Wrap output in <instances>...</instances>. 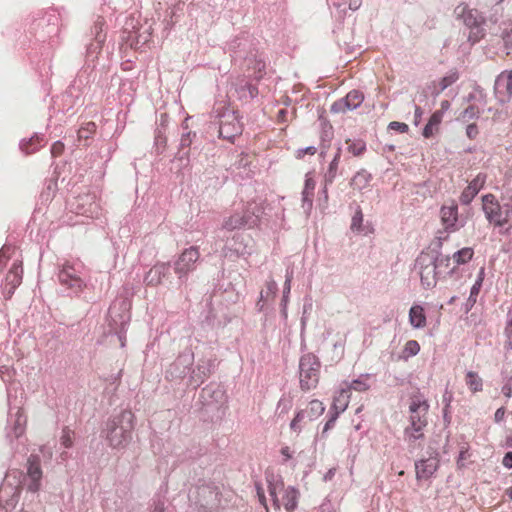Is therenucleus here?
I'll list each match as a JSON object with an SVG mask.
<instances>
[{"label": "nucleus", "mask_w": 512, "mask_h": 512, "mask_svg": "<svg viewBox=\"0 0 512 512\" xmlns=\"http://www.w3.org/2000/svg\"><path fill=\"white\" fill-rule=\"evenodd\" d=\"M361 0H330V5L339 11V14L346 12V7L356 11L361 6Z\"/></svg>", "instance_id": "36"}, {"label": "nucleus", "mask_w": 512, "mask_h": 512, "mask_svg": "<svg viewBox=\"0 0 512 512\" xmlns=\"http://www.w3.org/2000/svg\"><path fill=\"white\" fill-rule=\"evenodd\" d=\"M228 51L233 61H243L247 70H253V76L260 80L265 72V61L253 47L252 40L247 34H243L231 40Z\"/></svg>", "instance_id": "2"}, {"label": "nucleus", "mask_w": 512, "mask_h": 512, "mask_svg": "<svg viewBox=\"0 0 512 512\" xmlns=\"http://www.w3.org/2000/svg\"><path fill=\"white\" fill-rule=\"evenodd\" d=\"M502 465L507 469H512V451L507 452L503 459H502Z\"/></svg>", "instance_id": "60"}, {"label": "nucleus", "mask_w": 512, "mask_h": 512, "mask_svg": "<svg viewBox=\"0 0 512 512\" xmlns=\"http://www.w3.org/2000/svg\"><path fill=\"white\" fill-rule=\"evenodd\" d=\"M256 489H257V496L259 498V502L267 509L266 497L264 494V490L259 485H256Z\"/></svg>", "instance_id": "62"}, {"label": "nucleus", "mask_w": 512, "mask_h": 512, "mask_svg": "<svg viewBox=\"0 0 512 512\" xmlns=\"http://www.w3.org/2000/svg\"><path fill=\"white\" fill-rule=\"evenodd\" d=\"M250 164L249 156L248 154L241 153L239 156V159L234 163V166L237 169L246 168Z\"/></svg>", "instance_id": "56"}, {"label": "nucleus", "mask_w": 512, "mask_h": 512, "mask_svg": "<svg viewBox=\"0 0 512 512\" xmlns=\"http://www.w3.org/2000/svg\"><path fill=\"white\" fill-rule=\"evenodd\" d=\"M429 404L421 394L411 397L409 412L410 425L405 428L404 435L408 442H414L423 437L422 430L427 425Z\"/></svg>", "instance_id": "4"}, {"label": "nucleus", "mask_w": 512, "mask_h": 512, "mask_svg": "<svg viewBox=\"0 0 512 512\" xmlns=\"http://www.w3.org/2000/svg\"><path fill=\"white\" fill-rule=\"evenodd\" d=\"M502 38L506 46L512 45V33L506 29L502 33Z\"/></svg>", "instance_id": "64"}, {"label": "nucleus", "mask_w": 512, "mask_h": 512, "mask_svg": "<svg viewBox=\"0 0 512 512\" xmlns=\"http://www.w3.org/2000/svg\"><path fill=\"white\" fill-rule=\"evenodd\" d=\"M39 453L43 456L45 459H51L52 458V450L50 447L43 446L39 449Z\"/></svg>", "instance_id": "63"}, {"label": "nucleus", "mask_w": 512, "mask_h": 512, "mask_svg": "<svg viewBox=\"0 0 512 512\" xmlns=\"http://www.w3.org/2000/svg\"><path fill=\"white\" fill-rule=\"evenodd\" d=\"M442 120L443 116H441V112H434L423 129V136L425 138H431L436 132H438L439 125Z\"/></svg>", "instance_id": "32"}, {"label": "nucleus", "mask_w": 512, "mask_h": 512, "mask_svg": "<svg viewBox=\"0 0 512 512\" xmlns=\"http://www.w3.org/2000/svg\"><path fill=\"white\" fill-rule=\"evenodd\" d=\"M439 461L436 457L419 460L415 463L417 480L429 479L438 469Z\"/></svg>", "instance_id": "22"}, {"label": "nucleus", "mask_w": 512, "mask_h": 512, "mask_svg": "<svg viewBox=\"0 0 512 512\" xmlns=\"http://www.w3.org/2000/svg\"><path fill=\"white\" fill-rule=\"evenodd\" d=\"M372 176L366 170L357 172L351 180V186L355 189L362 190L368 186Z\"/></svg>", "instance_id": "37"}, {"label": "nucleus", "mask_w": 512, "mask_h": 512, "mask_svg": "<svg viewBox=\"0 0 512 512\" xmlns=\"http://www.w3.org/2000/svg\"><path fill=\"white\" fill-rule=\"evenodd\" d=\"M58 281L68 295H78L86 287L83 279V265L80 262H65L59 269Z\"/></svg>", "instance_id": "6"}, {"label": "nucleus", "mask_w": 512, "mask_h": 512, "mask_svg": "<svg viewBox=\"0 0 512 512\" xmlns=\"http://www.w3.org/2000/svg\"><path fill=\"white\" fill-rule=\"evenodd\" d=\"M60 443L65 448H70L72 446V444H73L72 432L68 428L63 429L62 435L60 438Z\"/></svg>", "instance_id": "52"}, {"label": "nucleus", "mask_w": 512, "mask_h": 512, "mask_svg": "<svg viewBox=\"0 0 512 512\" xmlns=\"http://www.w3.org/2000/svg\"><path fill=\"white\" fill-rule=\"evenodd\" d=\"M319 359L312 353L304 354L299 361L300 387L304 391L315 388L319 381Z\"/></svg>", "instance_id": "10"}, {"label": "nucleus", "mask_w": 512, "mask_h": 512, "mask_svg": "<svg viewBox=\"0 0 512 512\" xmlns=\"http://www.w3.org/2000/svg\"><path fill=\"white\" fill-rule=\"evenodd\" d=\"M324 411L325 407L321 401L317 399L310 401L308 406L305 409L298 411L291 421V430L299 433L302 430L303 425L317 419Z\"/></svg>", "instance_id": "14"}, {"label": "nucleus", "mask_w": 512, "mask_h": 512, "mask_svg": "<svg viewBox=\"0 0 512 512\" xmlns=\"http://www.w3.org/2000/svg\"><path fill=\"white\" fill-rule=\"evenodd\" d=\"M245 227L244 226V220L241 214L235 213L234 215L230 216L228 219H226L223 223V228L227 230H234Z\"/></svg>", "instance_id": "44"}, {"label": "nucleus", "mask_w": 512, "mask_h": 512, "mask_svg": "<svg viewBox=\"0 0 512 512\" xmlns=\"http://www.w3.org/2000/svg\"><path fill=\"white\" fill-rule=\"evenodd\" d=\"M223 397V391L219 388L213 389L210 386H207L203 388L201 392V398L206 402L209 403L212 400L220 401V399Z\"/></svg>", "instance_id": "43"}, {"label": "nucleus", "mask_w": 512, "mask_h": 512, "mask_svg": "<svg viewBox=\"0 0 512 512\" xmlns=\"http://www.w3.org/2000/svg\"><path fill=\"white\" fill-rule=\"evenodd\" d=\"M409 322L415 328H422L426 325V316L421 306L415 305L410 308Z\"/></svg>", "instance_id": "31"}, {"label": "nucleus", "mask_w": 512, "mask_h": 512, "mask_svg": "<svg viewBox=\"0 0 512 512\" xmlns=\"http://www.w3.org/2000/svg\"><path fill=\"white\" fill-rule=\"evenodd\" d=\"M440 215L447 232H455L463 226L458 218V207L456 204L443 206L440 210Z\"/></svg>", "instance_id": "20"}, {"label": "nucleus", "mask_w": 512, "mask_h": 512, "mask_svg": "<svg viewBox=\"0 0 512 512\" xmlns=\"http://www.w3.org/2000/svg\"><path fill=\"white\" fill-rule=\"evenodd\" d=\"M313 195L314 193L305 191L302 192V207L306 213H308L312 209Z\"/></svg>", "instance_id": "53"}, {"label": "nucleus", "mask_w": 512, "mask_h": 512, "mask_svg": "<svg viewBox=\"0 0 512 512\" xmlns=\"http://www.w3.org/2000/svg\"><path fill=\"white\" fill-rule=\"evenodd\" d=\"M433 253L422 252L415 261V267L420 276L421 285L424 289H432L436 286L441 276L437 264L435 263Z\"/></svg>", "instance_id": "11"}, {"label": "nucleus", "mask_w": 512, "mask_h": 512, "mask_svg": "<svg viewBox=\"0 0 512 512\" xmlns=\"http://www.w3.org/2000/svg\"><path fill=\"white\" fill-rule=\"evenodd\" d=\"M348 151L352 153L354 156L362 155L366 150V144L362 140L351 141L347 140Z\"/></svg>", "instance_id": "46"}, {"label": "nucleus", "mask_w": 512, "mask_h": 512, "mask_svg": "<svg viewBox=\"0 0 512 512\" xmlns=\"http://www.w3.org/2000/svg\"><path fill=\"white\" fill-rule=\"evenodd\" d=\"M196 136L195 133L187 132L183 133L180 139L179 150L182 151L192 144L193 138Z\"/></svg>", "instance_id": "51"}, {"label": "nucleus", "mask_w": 512, "mask_h": 512, "mask_svg": "<svg viewBox=\"0 0 512 512\" xmlns=\"http://www.w3.org/2000/svg\"><path fill=\"white\" fill-rule=\"evenodd\" d=\"M291 407H292L291 400L288 398L282 397L278 401L276 413H278L279 415L285 414L291 409Z\"/></svg>", "instance_id": "50"}, {"label": "nucleus", "mask_w": 512, "mask_h": 512, "mask_svg": "<svg viewBox=\"0 0 512 512\" xmlns=\"http://www.w3.org/2000/svg\"><path fill=\"white\" fill-rule=\"evenodd\" d=\"M133 428V413L128 410H123L118 415L108 419L104 433L111 447L120 448L130 442Z\"/></svg>", "instance_id": "3"}, {"label": "nucleus", "mask_w": 512, "mask_h": 512, "mask_svg": "<svg viewBox=\"0 0 512 512\" xmlns=\"http://www.w3.org/2000/svg\"><path fill=\"white\" fill-rule=\"evenodd\" d=\"M194 363V354L186 349L167 367L165 378L168 381L180 383L191 373Z\"/></svg>", "instance_id": "12"}, {"label": "nucleus", "mask_w": 512, "mask_h": 512, "mask_svg": "<svg viewBox=\"0 0 512 512\" xmlns=\"http://www.w3.org/2000/svg\"><path fill=\"white\" fill-rule=\"evenodd\" d=\"M96 36L95 40L90 43L87 47V56L94 59L102 48V43L105 40V36L101 34L102 25L97 23L95 25Z\"/></svg>", "instance_id": "30"}, {"label": "nucleus", "mask_w": 512, "mask_h": 512, "mask_svg": "<svg viewBox=\"0 0 512 512\" xmlns=\"http://www.w3.org/2000/svg\"><path fill=\"white\" fill-rule=\"evenodd\" d=\"M349 399V389H346L345 387L341 388L340 391L334 396L330 410L337 412L338 414L344 412L348 407Z\"/></svg>", "instance_id": "27"}, {"label": "nucleus", "mask_w": 512, "mask_h": 512, "mask_svg": "<svg viewBox=\"0 0 512 512\" xmlns=\"http://www.w3.org/2000/svg\"><path fill=\"white\" fill-rule=\"evenodd\" d=\"M480 116V109L476 105H469L458 116L457 120L466 123L471 120L478 119Z\"/></svg>", "instance_id": "41"}, {"label": "nucleus", "mask_w": 512, "mask_h": 512, "mask_svg": "<svg viewBox=\"0 0 512 512\" xmlns=\"http://www.w3.org/2000/svg\"><path fill=\"white\" fill-rule=\"evenodd\" d=\"M370 376L368 374L361 375L359 378L353 380L349 385H346V389H349V393L351 390H355L358 392L366 391L370 388L368 383Z\"/></svg>", "instance_id": "40"}, {"label": "nucleus", "mask_w": 512, "mask_h": 512, "mask_svg": "<svg viewBox=\"0 0 512 512\" xmlns=\"http://www.w3.org/2000/svg\"><path fill=\"white\" fill-rule=\"evenodd\" d=\"M278 291V285L276 281L270 276L265 282V288L260 292V298L256 304L259 311H263L265 308V302L268 299H274Z\"/></svg>", "instance_id": "26"}, {"label": "nucleus", "mask_w": 512, "mask_h": 512, "mask_svg": "<svg viewBox=\"0 0 512 512\" xmlns=\"http://www.w3.org/2000/svg\"><path fill=\"white\" fill-rule=\"evenodd\" d=\"M42 140L43 139L37 134L28 140L23 139L20 142V149L27 155L32 154L39 150V148L42 146Z\"/></svg>", "instance_id": "35"}, {"label": "nucleus", "mask_w": 512, "mask_h": 512, "mask_svg": "<svg viewBox=\"0 0 512 512\" xmlns=\"http://www.w3.org/2000/svg\"><path fill=\"white\" fill-rule=\"evenodd\" d=\"M40 454H31L27 460V474L24 476L16 470L9 471L0 487V512L12 511L18 502L20 487L26 486L28 491L35 493L40 488L42 470Z\"/></svg>", "instance_id": "1"}, {"label": "nucleus", "mask_w": 512, "mask_h": 512, "mask_svg": "<svg viewBox=\"0 0 512 512\" xmlns=\"http://www.w3.org/2000/svg\"><path fill=\"white\" fill-rule=\"evenodd\" d=\"M91 197L86 195L79 197L76 201V213L87 215L89 217H93L94 213L97 210V204L89 203L88 207L86 208V204L90 201Z\"/></svg>", "instance_id": "33"}, {"label": "nucleus", "mask_w": 512, "mask_h": 512, "mask_svg": "<svg viewBox=\"0 0 512 512\" xmlns=\"http://www.w3.org/2000/svg\"><path fill=\"white\" fill-rule=\"evenodd\" d=\"M339 415L340 414H338L337 412H334L332 410L329 411V419L327 420V422L325 423V425L323 427L322 435H324L325 433H327L330 429H332L334 427Z\"/></svg>", "instance_id": "54"}, {"label": "nucleus", "mask_w": 512, "mask_h": 512, "mask_svg": "<svg viewBox=\"0 0 512 512\" xmlns=\"http://www.w3.org/2000/svg\"><path fill=\"white\" fill-rule=\"evenodd\" d=\"M242 125L239 116L235 111H225L220 115L219 136L225 140L233 142L234 139L241 135Z\"/></svg>", "instance_id": "15"}, {"label": "nucleus", "mask_w": 512, "mask_h": 512, "mask_svg": "<svg viewBox=\"0 0 512 512\" xmlns=\"http://www.w3.org/2000/svg\"><path fill=\"white\" fill-rule=\"evenodd\" d=\"M494 92L497 100L504 104L512 98V70L503 71L495 80Z\"/></svg>", "instance_id": "17"}, {"label": "nucleus", "mask_w": 512, "mask_h": 512, "mask_svg": "<svg viewBox=\"0 0 512 512\" xmlns=\"http://www.w3.org/2000/svg\"><path fill=\"white\" fill-rule=\"evenodd\" d=\"M8 402L9 418L8 425L6 428V437L10 441L12 449L18 451L19 445H22V447L24 448L22 438L25 432L26 417L21 411L20 407L17 404L12 403L10 391H8Z\"/></svg>", "instance_id": "8"}, {"label": "nucleus", "mask_w": 512, "mask_h": 512, "mask_svg": "<svg viewBox=\"0 0 512 512\" xmlns=\"http://www.w3.org/2000/svg\"><path fill=\"white\" fill-rule=\"evenodd\" d=\"M485 182L486 175L482 173H479L474 179H472L461 193V203L464 205L470 204L478 192L484 187Z\"/></svg>", "instance_id": "21"}, {"label": "nucleus", "mask_w": 512, "mask_h": 512, "mask_svg": "<svg viewBox=\"0 0 512 512\" xmlns=\"http://www.w3.org/2000/svg\"><path fill=\"white\" fill-rule=\"evenodd\" d=\"M466 385L473 393L482 391L483 381L482 378L473 371H468L465 378Z\"/></svg>", "instance_id": "38"}, {"label": "nucleus", "mask_w": 512, "mask_h": 512, "mask_svg": "<svg viewBox=\"0 0 512 512\" xmlns=\"http://www.w3.org/2000/svg\"><path fill=\"white\" fill-rule=\"evenodd\" d=\"M420 351V345L416 340H409L404 347V354L406 357L415 356Z\"/></svg>", "instance_id": "49"}, {"label": "nucleus", "mask_w": 512, "mask_h": 512, "mask_svg": "<svg viewBox=\"0 0 512 512\" xmlns=\"http://www.w3.org/2000/svg\"><path fill=\"white\" fill-rule=\"evenodd\" d=\"M388 129L405 133L408 131V125L402 122L392 121L389 123Z\"/></svg>", "instance_id": "55"}, {"label": "nucleus", "mask_w": 512, "mask_h": 512, "mask_svg": "<svg viewBox=\"0 0 512 512\" xmlns=\"http://www.w3.org/2000/svg\"><path fill=\"white\" fill-rule=\"evenodd\" d=\"M484 280V268H481V270L478 273L477 279L470 290V295L465 303V312L468 313L472 307L475 305L477 301V296L480 292V289L482 287V283Z\"/></svg>", "instance_id": "28"}, {"label": "nucleus", "mask_w": 512, "mask_h": 512, "mask_svg": "<svg viewBox=\"0 0 512 512\" xmlns=\"http://www.w3.org/2000/svg\"><path fill=\"white\" fill-rule=\"evenodd\" d=\"M362 223H363V214H362V210L360 209V207H358L357 210L355 211L354 216L352 217L351 226H350L351 230L353 232L363 231Z\"/></svg>", "instance_id": "48"}, {"label": "nucleus", "mask_w": 512, "mask_h": 512, "mask_svg": "<svg viewBox=\"0 0 512 512\" xmlns=\"http://www.w3.org/2000/svg\"><path fill=\"white\" fill-rule=\"evenodd\" d=\"M268 491L272 498L274 507L279 510L281 503L287 512H292L296 509L298 498L300 496L299 490L294 486L285 488L284 482L280 476H267Z\"/></svg>", "instance_id": "5"}, {"label": "nucleus", "mask_w": 512, "mask_h": 512, "mask_svg": "<svg viewBox=\"0 0 512 512\" xmlns=\"http://www.w3.org/2000/svg\"><path fill=\"white\" fill-rule=\"evenodd\" d=\"M430 253H433L434 259H436L435 263L441 275L444 273L450 274L454 271L455 266L451 267L453 260L449 255H444L435 250H431Z\"/></svg>", "instance_id": "29"}, {"label": "nucleus", "mask_w": 512, "mask_h": 512, "mask_svg": "<svg viewBox=\"0 0 512 512\" xmlns=\"http://www.w3.org/2000/svg\"><path fill=\"white\" fill-rule=\"evenodd\" d=\"M22 266L21 263L15 261L5 277V294L10 298L22 281Z\"/></svg>", "instance_id": "23"}, {"label": "nucleus", "mask_w": 512, "mask_h": 512, "mask_svg": "<svg viewBox=\"0 0 512 512\" xmlns=\"http://www.w3.org/2000/svg\"><path fill=\"white\" fill-rule=\"evenodd\" d=\"M214 369L212 359H200L195 368H191V373L187 378L188 386L194 389L198 388L210 376Z\"/></svg>", "instance_id": "16"}, {"label": "nucleus", "mask_w": 512, "mask_h": 512, "mask_svg": "<svg viewBox=\"0 0 512 512\" xmlns=\"http://www.w3.org/2000/svg\"><path fill=\"white\" fill-rule=\"evenodd\" d=\"M454 13L469 28V41L476 43L484 37L486 20L477 9H470L461 4L455 8Z\"/></svg>", "instance_id": "9"}, {"label": "nucleus", "mask_w": 512, "mask_h": 512, "mask_svg": "<svg viewBox=\"0 0 512 512\" xmlns=\"http://www.w3.org/2000/svg\"><path fill=\"white\" fill-rule=\"evenodd\" d=\"M423 113H424L423 109L420 106L415 105V112H414V124L415 125H418L420 123Z\"/></svg>", "instance_id": "61"}, {"label": "nucleus", "mask_w": 512, "mask_h": 512, "mask_svg": "<svg viewBox=\"0 0 512 512\" xmlns=\"http://www.w3.org/2000/svg\"><path fill=\"white\" fill-rule=\"evenodd\" d=\"M293 269H287L285 274V282L283 285L282 299L280 302V313L284 320L288 317V303L291 291V283L293 280Z\"/></svg>", "instance_id": "25"}, {"label": "nucleus", "mask_w": 512, "mask_h": 512, "mask_svg": "<svg viewBox=\"0 0 512 512\" xmlns=\"http://www.w3.org/2000/svg\"><path fill=\"white\" fill-rule=\"evenodd\" d=\"M262 213L263 209L259 204L255 202L249 203L241 214L244 220V226L247 228L255 227L258 224Z\"/></svg>", "instance_id": "24"}, {"label": "nucleus", "mask_w": 512, "mask_h": 512, "mask_svg": "<svg viewBox=\"0 0 512 512\" xmlns=\"http://www.w3.org/2000/svg\"><path fill=\"white\" fill-rule=\"evenodd\" d=\"M243 237L241 235H236L233 238V243H227V247L230 250H233L237 255H244L247 253L246 246H242Z\"/></svg>", "instance_id": "47"}, {"label": "nucleus", "mask_w": 512, "mask_h": 512, "mask_svg": "<svg viewBox=\"0 0 512 512\" xmlns=\"http://www.w3.org/2000/svg\"><path fill=\"white\" fill-rule=\"evenodd\" d=\"M340 158H341V148H338L334 158L332 159L331 163L329 164L327 172L324 175L325 188L328 185L333 183V181L336 177V174H337Z\"/></svg>", "instance_id": "34"}, {"label": "nucleus", "mask_w": 512, "mask_h": 512, "mask_svg": "<svg viewBox=\"0 0 512 512\" xmlns=\"http://www.w3.org/2000/svg\"><path fill=\"white\" fill-rule=\"evenodd\" d=\"M64 150V144L60 141H56L53 143L51 147V154L53 156H59Z\"/></svg>", "instance_id": "58"}, {"label": "nucleus", "mask_w": 512, "mask_h": 512, "mask_svg": "<svg viewBox=\"0 0 512 512\" xmlns=\"http://www.w3.org/2000/svg\"><path fill=\"white\" fill-rule=\"evenodd\" d=\"M200 260V252L198 247L191 246L186 248L174 262V272L177 275L180 284L188 280V276L196 269V265Z\"/></svg>", "instance_id": "13"}, {"label": "nucleus", "mask_w": 512, "mask_h": 512, "mask_svg": "<svg viewBox=\"0 0 512 512\" xmlns=\"http://www.w3.org/2000/svg\"><path fill=\"white\" fill-rule=\"evenodd\" d=\"M479 134L478 127L475 123H471L466 128V135L469 139H475Z\"/></svg>", "instance_id": "57"}, {"label": "nucleus", "mask_w": 512, "mask_h": 512, "mask_svg": "<svg viewBox=\"0 0 512 512\" xmlns=\"http://www.w3.org/2000/svg\"><path fill=\"white\" fill-rule=\"evenodd\" d=\"M459 79V73L456 70L449 71L439 82V89L436 91V95L444 91L446 88L451 86Z\"/></svg>", "instance_id": "42"}, {"label": "nucleus", "mask_w": 512, "mask_h": 512, "mask_svg": "<svg viewBox=\"0 0 512 512\" xmlns=\"http://www.w3.org/2000/svg\"><path fill=\"white\" fill-rule=\"evenodd\" d=\"M96 125L94 122H88L77 131L78 140H88L95 133Z\"/></svg>", "instance_id": "45"}, {"label": "nucleus", "mask_w": 512, "mask_h": 512, "mask_svg": "<svg viewBox=\"0 0 512 512\" xmlns=\"http://www.w3.org/2000/svg\"><path fill=\"white\" fill-rule=\"evenodd\" d=\"M170 276V264L157 262L144 276V283L147 286L156 287L163 283V280Z\"/></svg>", "instance_id": "19"}, {"label": "nucleus", "mask_w": 512, "mask_h": 512, "mask_svg": "<svg viewBox=\"0 0 512 512\" xmlns=\"http://www.w3.org/2000/svg\"><path fill=\"white\" fill-rule=\"evenodd\" d=\"M473 249L469 247L462 248L461 250L456 251L451 257L453 263L456 265H461L469 262L473 257Z\"/></svg>", "instance_id": "39"}, {"label": "nucleus", "mask_w": 512, "mask_h": 512, "mask_svg": "<svg viewBox=\"0 0 512 512\" xmlns=\"http://www.w3.org/2000/svg\"><path fill=\"white\" fill-rule=\"evenodd\" d=\"M364 100V95L358 90L350 91L345 97L335 101L331 105L332 113H345L358 108Z\"/></svg>", "instance_id": "18"}, {"label": "nucleus", "mask_w": 512, "mask_h": 512, "mask_svg": "<svg viewBox=\"0 0 512 512\" xmlns=\"http://www.w3.org/2000/svg\"><path fill=\"white\" fill-rule=\"evenodd\" d=\"M482 209L488 222L495 227H503L512 217V204L500 203L495 195L486 194L482 197Z\"/></svg>", "instance_id": "7"}, {"label": "nucleus", "mask_w": 512, "mask_h": 512, "mask_svg": "<svg viewBox=\"0 0 512 512\" xmlns=\"http://www.w3.org/2000/svg\"><path fill=\"white\" fill-rule=\"evenodd\" d=\"M314 189H315V181H314V179H312L311 177L306 175L305 186H304L303 191L314 193Z\"/></svg>", "instance_id": "59"}]
</instances>
